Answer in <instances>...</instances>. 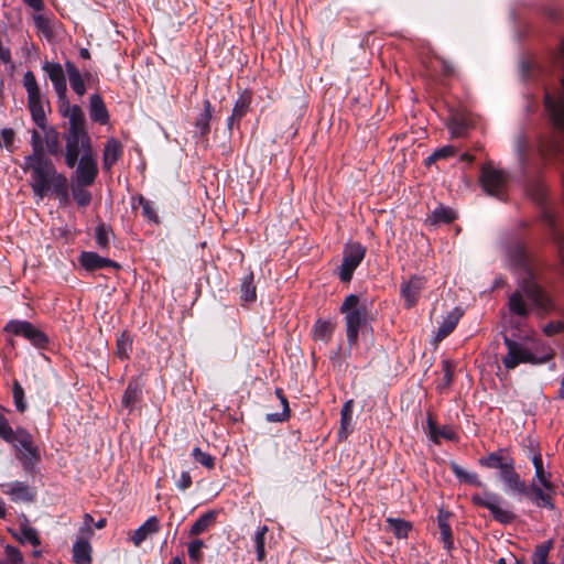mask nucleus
<instances>
[{
    "mask_svg": "<svg viewBox=\"0 0 564 564\" xmlns=\"http://www.w3.org/2000/svg\"><path fill=\"white\" fill-rule=\"evenodd\" d=\"M518 288L509 296L508 308L512 315L527 317L534 312L543 317L555 310V304L550 295L536 283L533 273L525 262L514 267Z\"/></svg>",
    "mask_w": 564,
    "mask_h": 564,
    "instance_id": "obj_1",
    "label": "nucleus"
},
{
    "mask_svg": "<svg viewBox=\"0 0 564 564\" xmlns=\"http://www.w3.org/2000/svg\"><path fill=\"white\" fill-rule=\"evenodd\" d=\"M22 170L30 173V186L37 199L53 193L61 205L69 203L68 180L56 171L47 156H25Z\"/></svg>",
    "mask_w": 564,
    "mask_h": 564,
    "instance_id": "obj_2",
    "label": "nucleus"
},
{
    "mask_svg": "<svg viewBox=\"0 0 564 564\" xmlns=\"http://www.w3.org/2000/svg\"><path fill=\"white\" fill-rule=\"evenodd\" d=\"M479 464L487 468L499 469L500 479L509 490L520 495L528 494L525 482L521 480L519 474L516 471L513 458L503 449H499L490 453L486 457H481L479 459Z\"/></svg>",
    "mask_w": 564,
    "mask_h": 564,
    "instance_id": "obj_3",
    "label": "nucleus"
},
{
    "mask_svg": "<svg viewBox=\"0 0 564 564\" xmlns=\"http://www.w3.org/2000/svg\"><path fill=\"white\" fill-rule=\"evenodd\" d=\"M340 312L345 315L347 341L349 346H354L358 341L361 326L367 322V301L355 294H349L344 300Z\"/></svg>",
    "mask_w": 564,
    "mask_h": 564,
    "instance_id": "obj_4",
    "label": "nucleus"
},
{
    "mask_svg": "<svg viewBox=\"0 0 564 564\" xmlns=\"http://www.w3.org/2000/svg\"><path fill=\"white\" fill-rule=\"evenodd\" d=\"M532 463L535 471L530 485L533 501L538 507L554 509L553 495L555 494V487L551 481L550 471L544 468L541 454H534Z\"/></svg>",
    "mask_w": 564,
    "mask_h": 564,
    "instance_id": "obj_5",
    "label": "nucleus"
},
{
    "mask_svg": "<svg viewBox=\"0 0 564 564\" xmlns=\"http://www.w3.org/2000/svg\"><path fill=\"white\" fill-rule=\"evenodd\" d=\"M9 444L13 446L22 468L26 473L33 471L41 460V452L34 443L33 436L25 429L19 427Z\"/></svg>",
    "mask_w": 564,
    "mask_h": 564,
    "instance_id": "obj_6",
    "label": "nucleus"
},
{
    "mask_svg": "<svg viewBox=\"0 0 564 564\" xmlns=\"http://www.w3.org/2000/svg\"><path fill=\"white\" fill-rule=\"evenodd\" d=\"M23 86L28 94V107L30 109L32 120L43 131H46V111L48 101L42 95L37 80L33 72L28 70L23 75Z\"/></svg>",
    "mask_w": 564,
    "mask_h": 564,
    "instance_id": "obj_7",
    "label": "nucleus"
},
{
    "mask_svg": "<svg viewBox=\"0 0 564 564\" xmlns=\"http://www.w3.org/2000/svg\"><path fill=\"white\" fill-rule=\"evenodd\" d=\"M470 500L475 506L489 510L492 518L501 524H509L516 519V514L508 508L503 498L494 491L474 494Z\"/></svg>",
    "mask_w": 564,
    "mask_h": 564,
    "instance_id": "obj_8",
    "label": "nucleus"
},
{
    "mask_svg": "<svg viewBox=\"0 0 564 564\" xmlns=\"http://www.w3.org/2000/svg\"><path fill=\"white\" fill-rule=\"evenodd\" d=\"M505 345L508 348L507 355L502 358V364L507 369H514L520 364H544L549 361L552 355L544 351L542 355L533 354L522 343L514 341L505 337Z\"/></svg>",
    "mask_w": 564,
    "mask_h": 564,
    "instance_id": "obj_9",
    "label": "nucleus"
},
{
    "mask_svg": "<svg viewBox=\"0 0 564 564\" xmlns=\"http://www.w3.org/2000/svg\"><path fill=\"white\" fill-rule=\"evenodd\" d=\"M65 162L68 167H74L79 155L93 152L87 131H68L66 137Z\"/></svg>",
    "mask_w": 564,
    "mask_h": 564,
    "instance_id": "obj_10",
    "label": "nucleus"
},
{
    "mask_svg": "<svg viewBox=\"0 0 564 564\" xmlns=\"http://www.w3.org/2000/svg\"><path fill=\"white\" fill-rule=\"evenodd\" d=\"M366 256V248L359 242L348 243L344 250L343 263L339 268V279L343 282H349L355 270L361 263Z\"/></svg>",
    "mask_w": 564,
    "mask_h": 564,
    "instance_id": "obj_11",
    "label": "nucleus"
},
{
    "mask_svg": "<svg viewBox=\"0 0 564 564\" xmlns=\"http://www.w3.org/2000/svg\"><path fill=\"white\" fill-rule=\"evenodd\" d=\"M4 332L21 336L36 347H44L47 344L45 334L26 321L12 319L6 324Z\"/></svg>",
    "mask_w": 564,
    "mask_h": 564,
    "instance_id": "obj_12",
    "label": "nucleus"
},
{
    "mask_svg": "<svg viewBox=\"0 0 564 564\" xmlns=\"http://www.w3.org/2000/svg\"><path fill=\"white\" fill-rule=\"evenodd\" d=\"M480 183L489 195L500 197L507 184V175L501 170L485 165L481 170Z\"/></svg>",
    "mask_w": 564,
    "mask_h": 564,
    "instance_id": "obj_13",
    "label": "nucleus"
},
{
    "mask_svg": "<svg viewBox=\"0 0 564 564\" xmlns=\"http://www.w3.org/2000/svg\"><path fill=\"white\" fill-rule=\"evenodd\" d=\"M1 491L9 497L12 502H33L36 498V490L26 481L13 480L0 484Z\"/></svg>",
    "mask_w": 564,
    "mask_h": 564,
    "instance_id": "obj_14",
    "label": "nucleus"
},
{
    "mask_svg": "<svg viewBox=\"0 0 564 564\" xmlns=\"http://www.w3.org/2000/svg\"><path fill=\"white\" fill-rule=\"evenodd\" d=\"M98 174L96 154H83L76 169V183L80 186L91 185Z\"/></svg>",
    "mask_w": 564,
    "mask_h": 564,
    "instance_id": "obj_15",
    "label": "nucleus"
},
{
    "mask_svg": "<svg viewBox=\"0 0 564 564\" xmlns=\"http://www.w3.org/2000/svg\"><path fill=\"white\" fill-rule=\"evenodd\" d=\"M80 265L87 271H95L104 268L119 269L120 265L105 257L93 251H84L79 256Z\"/></svg>",
    "mask_w": 564,
    "mask_h": 564,
    "instance_id": "obj_16",
    "label": "nucleus"
},
{
    "mask_svg": "<svg viewBox=\"0 0 564 564\" xmlns=\"http://www.w3.org/2000/svg\"><path fill=\"white\" fill-rule=\"evenodd\" d=\"M42 68L52 82L56 93L67 91V84L65 77L66 69L64 70L63 66L59 63L45 62Z\"/></svg>",
    "mask_w": 564,
    "mask_h": 564,
    "instance_id": "obj_17",
    "label": "nucleus"
},
{
    "mask_svg": "<svg viewBox=\"0 0 564 564\" xmlns=\"http://www.w3.org/2000/svg\"><path fill=\"white\" fill-rule=\"evenodd\" d=\"M160 530V521L155 516L150 517L142 525L130 534L134 546H140L149 536Z\"/></svg>",
    "mask_w": 564,
    "mask_h": 564,
    "instance_id": "obj_18",
    "label": "nucleus"
},
{
    "mask_svg": "<svg viewBox=\"0 0 564 564\" xmlns=\"http://www.w3.org/2000/svg\"><path fill=\"white\" fill-rule=\"evenodd\" d=\"M89 536L79 535L73 544V561L75 564H91V545Z\"/></svg>",
    "mask_w": 564,
    "mask_h": 564,
    "instance_id": "obj_19",
    "label": "nucleus"
},
{
    "mask_svg": "<svg viewBox=\"0 0 564 564\" xmlns=\"http://www.w3.org/2000/svg\"><path fill=\"white\" fill-rule=\"evenodd\" d=\"M423 288L424 280L419 276H413L406 283L402 284L401 294L405 301L406 307L410 308L416 304Z\"/></svg>",
    "mask_w": 564,
    "mask_h": 564,
    "instance_id": "obj_20",
    "label": "nucleus"
},
{
    "mask_svg": "<svg viewBox=\"0 0 564 564\" xmlns=\"http://www.w3.org/2000/svg\"><path fill=\"white\" fill-rule=\"evenodd\" d=\"M462 315L463 312L459 308H454L453 311L447 313L446 316H444L441 325L438 326L435 333L436 344L446 338L455 329Z\"/></svg>",
    "mask_w": 564,
    "mask_h": 564,
    "instance_id": "obj_21",
    "label": "nucleus"
},
{
    "mask_svg": "<svg viewBox=\"0 0 564 564\" xmlns=\"http://www.w3.org/2000/svg\"><path fill=\"white\" fill-rule=\"evenodd\" d=\"M122 155V145L121 143L112 138L109 139L104 149V155H102V166L106 171H110L111 167L115 165V163L120 159Z\"/></svg>",
    "mask_w": 564,
    "mask_h": 564,
    "instance_id": "obj_22",
    "label": "nucleus"
},
{
    "mask_svg": "<svg viewBox=\"0 0 564 564\" xmlns=\"http://www.w3.org/2000/svg\"><path fill=\"white\" fill-rule=\"evenodd\" d=\"M449 518L451 512L444 510L443 508L438 510L437 525L440 529L441 540L444 544V547L448 551L454 545V538L449 525Z\"/></svg>",
    "mask_w": 564,
    "mask_h": 564,
    "instance_id": "obj_23",
    "label": "nucleus"
},
{
    "mask_svg": "<svg viewBox=\"0 0 564 564\" xmlns=\"http://www.w3.org/2000/svg\"><path fill=\"white\" fill-rule=\"evenodd\" d=\"M65 69H66L67 77H68L69 85H70L72 89L79 97L84 96L86 94V85H85L84 75L79 72L77 66L70 61L65 62Z\"/></svg>",
    "mask_w": 564,
    "mask_h": 564,
    "instance_id": "obj_24",
    "label": "nucleus"
},
{
    "mask_svg": "<svg viewBox=\"0 0 564 564\" xmlns=\"http://www.w3.org/2000/svg\"><path fill=\"white\" fill-rule=\"evenodd\" d=\"M89 115L90 118L96 122H99L101 124L108 122L109 115L106 109L105 102L102 98L97 94L90 96Z\"/></svg>",
    "mask_w": 564,
    "mask_h": 564,
    "instance_id": "obj_25",
    "label": "nucleus"
},
{
    "mask_svg": "<svg viewBox=\"0 0 564 564\" xmlns=\"http://www.w3.org/2000/svg\"><path fill=\"white\" fill-rule=\"evenodd\" d=\"M427 430L430 438L436 444L440 443L441 438L449 441L456 440V433L451 427H440L431 417L427 420Z\"/></svg>",
    "mask_w": 564,
    "mask_h": 564,
    "instance_id": "obj_26",
    "label": "nucleus"
},
{
    "mask_svg": "<svg viewBox=\"0 0 564 564\" xmlns=\"http://www.w3.org/2000/svg\"><path fill=\"white\" fill-rule=\"evenodd\" d=\"M17 540L21 543H31L34 546H39L41 541L36 529L31 527L26 519L21 523L20 534H13Z\"/></svg>",
    "mask_w": 564,
    "mask_h": 564,
    "instance_id": "obj_27",
    "label": "nucleus"
},
{
    "mask_svg": "<svg viewBox=\"0 0 564 564\" xmlns=\"http://www.w3.org/2000/svg\"><path fill=\"white\" fill-rule=\"evenodd\" d=\"M213 116V107L209 100L204 101V110L198 115L195 121V127L200 135L209 133V123Z\"/></svg>",
    "mask_w": 564,
    "mask_h": 564,
    "instance_id": "obj_28",
    "label": "nucleus"
},
{
    "mask_svg": "<svg viewBox=\"0 0 564 564\" xmlns=\"http://www.w3.org/2000/svg\"><path fill=\"white\" fill-rule=\"evenodd\" d=\"M334 326L329 321L317 319L313 327L315 340L328 343L332 338Z\"/></svg>",
    "mask_w": 564,
    "mask_h": 564,
    "instance_id": "obj_29",
    "label": "nucleus"
},
{
    "mask_svg": "<svg viewBox=\"0 0 564 564\" xmlns=\"http://www.w3.org/2000/svg\"><path fill=\"white\" fill-rule=\"evenodd\" d=\"M351 422H352V401L349 400L345 402L340 410V437H347V435L351 431Z\"/></svg>",
    "mask_w": 564,
    "mask_h": 564,
    "instance_id": "obj_30",
    "label": "nucleus"
},
{
    "mask_svg": "<svg viewBox=\"0 0 564 564\" xmlns=\"http://www.w3.org/2000/svg\"><path fill=\"white\" fill-rule=\"evenodd\" d=\"M63 117L69 121L68 131H86L84 112L79 106L74 105V108Z\"/></svg>",
    "mask_w": 564,
    "mask_h": 564,
    "instance_id": "obj_31",
    "label": "nucleus"
},
{
    "mask_svg": "<svg viewBox=\"0 0 564 564\" xmlns=\"http://www.w3.org/2000/svg\"><path fill=\"white\" fill-rule=\"evenodd\" d=\"M216 516V511H208L202 514L192 525L189 531L191 534L198 535L205 532L215 522Z\"/></svg>",
    "mask_w": 564,
    "mask_h": 564,
    "instance_id": "obj_32",
    "label": "nucleus"
},
{
    "mask_svg": "<svg viewBox=\"0 0 564 564\" xmlns=\"http://www.w3.org/2000/svg\"><path fill=\"white\" fill-rule=\"evenodd\" d=\"M451 469L459 480L465 481V482L470 484L476 487L484 486L476 473L467 471L456 463H451Z\"/></svg>",
    "mask_w": 564,
    "mask_h": 564,
    "instance_id": "obj_33",
    "label": "nucleus"
},
{
    "mask_svg": "<svg viewBox=\"0 0 564 564\" xmlns=\"http://www.w3.org/2000/svg\"><path fill=\"white\" fill-rule=\"evenodd\" d=\"M553 549V541L547 540L535 546L532 554V564H553L549 562V554Z\"/></svg>",
    "mask_w": 564,
    "mask_h": 564,
    "instance_id": "obj_34",
    "label": "nucleus"
},
{
    "mask_svg": "<svg viewBox=\"0 0 564 564\" xmlns=\"http://www.w3.org/2000/svg\"><path fill=\"white\" fill-rule=\"evenodd\" d=\"M456 218V215L453 209L444 206H440L435 208L431 215L429 216V220L433 225L437 224H448Z\"/></svg>",
    "mask_w": 564,
    "mask_h": 564,
    "instance_id": "obj_35",
    "label": "nucleus"
},
{
    "mask_svg": "<svg viewBox=\"0 0 564 564\" xmlns=\"http://www.w3.org/2000/svg\"><path fill=\"white\" fill-rule=\"evenodd\" d=\"M268 532L267 525H261L257 529L254 533V546L257 552V560L259 562L263 561L265 558V534Z\"/></svg>",
    "mask_w": 564,
    "mask_h": 564,
    "instance_id": "obj_36",
    "label": "nucleus"
},
{
    "mask_svg": "<svg viewBox=\"0 0 564 564\" xmlns=\"http://www.w3.org/2000/svg\"><path fill=\"white\" fill-rule=\"evenodd\" d=\"M241 299L245 302H254L257 299L256 286L253 284V274L249 273L241 283Z\"/></svg>",
    "mask_w": 564,
    "mask_h": 564,
    "instance_id": "obj_37",
    "label": "nucleus"
},
{
    "mask_svg": "<svg viewBox=\"0 0 564 564\" xmlns=\"http://www.w3.org/2000/svg\"><path fill=\"white\" fill-rule=\"evenodd\" d=\"M387 522L389 523L390 528L392 529L394 535L399 539L406 538L411 530L410 522L402 520V519L388 518Z\"/></svg>",
    "mask_w": 564,
    "mask_h": 564,
    "instance_id": "obj_38",
    "label": "nucleus"
},
{
    "mask_svg": "<svg viewBox=\"0 0 564 564\" xmlns=\"http://www.w3.org/2000/svg\"><path fill=\"white\" fill-rule=\"evenodd\" d=\"M442 378L437 383V389L447 388L453 381L454 365L451 360L444 359L441 364Z\"/></svg>",
    "mask_w": 564,
    "mask_h": 564,
    "instance_id": "obj_39",
    "label": "nucleus"
},
{
    "mask_svg": "<svg viewBox=\"0 0 564 564\" xmlns=\"http://www.w3.org/2000/svg\"><path fill=\"white\" fill-rule=\"evenodd\" d=\"M276 395L281 400V403L283 405V410L280 413H269L267 414V421L269 422H283L289 417V404L286 398L283 395V392L281 389L275 390Z\"/></svg>",
    "mask_w": 564,
    "mask_h": 564,
    "instance_id": "obj_40",
    "label": "nucleus"
},
{
    "mask_svg": "<svg viewBox=\"0 0 564 564\" xmlns=\"http://www.w3.org/2000/svg\"><path fill=\"white\" fill-rule=\"evenodd\" d=\"M132 349V339L127 333H122L117 339V355L120 359L129 358Z\"/></svg>",
    "mask_w": 564,
    "mask_h": 564,
    "instance_id": "obj_41",
    "label": "nucleus"
},
{
    "mask_svg": "<svg viewBox=\"0 0 564 564\" xmlns=\"http://www.w3.org/2000/svg\"><path fill=\"white\" fill-rule=\"evenodd\" d=\"M34 26L37 33L45 39L50 40L53 36V31L50 21L42 14H36L33 18Z\"/></svg>",
    "mask_w": 564,
    "mask_h": 564,
    "instance_id": "obj_42",
    "label": "nucleus"
},
{
    "mask_svg": "<svg viewBox=\"0 0 564 564\" xmlns=\"http://www.w3.org/2000/svg\"><path fill=\"white\" fill-rule=\"evenodd\" d=\"M139 397V389L135 384H128L123 397H122V405L129 410H132L134 406L137 399Z\"/></svg>",
    "mask_w": 564,
    "mask_h": 564,
    "instance_id": "obj_43",
    "label": "nucleus"
},
{
    "mask_svg": "<svg viewBox=\"0 0 564 564\" xmlns=\"http://www.w3.org/2000/svg\"><path fill=\"white\" fill-rule=\"evenodd\" d=\"M12 395L17 410L19 412H24L26 409V403L24 401V390L17 380H14L12 386Z\"/></svg>",
    "mask_w": 564,
    "mask_h": 564,
    "instance_id": "obj_44",
    "label": "nucleus"
},
{
    "mask_svg": "<svg viewBox=\"0 0 564 564\" xmlns=\"http://www.w3.org/2000/svg\"><path fill=\"white\" fill-rule=\"evenodd\" d=\"M139 204L142 207V215L150 221L158 224L159 217L154 204L142 196L139 197Z\"/></svg>",
    "mask_w": 564,
    "mask_h": 564,
    "instance_id": "obj_45",
    "label": "nucleus"
},
{
    "mask_svg": "<svg viewBox=\"0 0 564 564\" xmlns=\"http://www.w3.org/2000/svg\"><path fill=\"white\" fill-rule=\"evenodd\" d=\"M193 457L204 467L212 469L215 466V458L206 452H203L199 447L193 449Z\"/></svg>",
    "mask_w": 564,
    "mask_h": 564,
    "instance_id": "obj_46",
    "label": "nucleus"
},
{
    "mask_svg": "<svg viewBox=\"0 0 564 564\" xmlns=\"http://www.w3.org/2000/svg\"><path fill=\"white\" fill-rule=\"evenodd\" d=\"M111 231L105 225L96 227V243L100 249H106L109 245Z\"/></svg>",
    "mask_w": 564,
    "mask_h": 564,
    "instance_id": "obj_47",
    "label": "nucleus"
},
{
    "mask_svg": "<svg viewBox=\"0 0 564 564\" xmlns=\"http://www.w3.org/2000/svg\"><path fill=\"white\" fill-rule=\"evenodd\" d=\"M76 183L73 187V197L79 206H87L91 200V195L87 189Z\"/></svg>",
    "mask_w": 564,
    "mask_h": 564,
    "instance_id": "obj_48",
    "label": "nucleus"
},
{
    "mask_svg": "<svg viewBox=\"0 0 564 564\" xmlns=\"http://www.w3.org/2000/svg\"><path fill=\"white\" fill-rule=\"evenodd\" d=\"M31 145H32L33 152L29 156H40V158L46 156L44 154L42 137L37 130L32 131Z\"/></svg>",
    "mask_w": 564,
    "mask_h": 564,
    "instance_id": "obj_49",
    "label": "nucleus"
},
{
    "mask_svg": "<svg viewBox=\"0 0 564 564\" xmlns=\"http://www.w3.org/2000/svg\"><path fill=\"white\" fill-rule=\"evenodd\" d=\"M454 153H455L454 148L451 145H446V147H443V148L436 150L433 154H431L426 159V162H427V164H431L432 162H435L436 160L449 158V156L454 155Z\"/></svg>",
    "mask_w": 564,
    "mask_h": 564,
    "instance_id": "obj_50",
    "label": "nucleus"
},
{
    "mask_svg": "<svg viewBox=\"0 0 564 564\" xmlns=\"http://www.w3.org/2000/svg\"><path fill=\"white\" fill-rule=\"evenodd\" d=\"M204 542L202 540H194L188 544V556L193 562H198L202 557V549Z\"/></svg>",
    "mask_w": 564,
    "mask_h": 564,
    "instance_id": "obj_51",
    "label": "nucleus"
},
{
    "mask_svg": "<svg viewBox=\"0 0 564 564\" xmlns=\"http://www.w3.org/2000/svg\"><path fill=\"white\" fill-rule=\"evenodd\" d=\"M447 128L452 134V137L459 138L463 137L466 132V124L456 119H452L447 122Z\"/></svg>",
    "mask_w": 564,
    "mask_h": 564,
    "instance_id": "obj_52",
    "label": "nucleus"
},
{
    "mask_svg": "<svg viewBox=\"0 0 564 564\" xmlns=\"http://www.w3.org/2000/svg\"><path fill=\"white\" fill-rule=\"evenodd\" d=\"M57 95V104H58V111L62 116H65L68 111H70L74 108V105H70L68 98H67V91H58Z\"/></svg>",
    "mask_w": 564,
    "mask_h": 564,
    "instance_id": "obj_53",
    "label": "nucleus"
},
{
    "mask_svg": "<svg viewBox=\"0 0 564 564\" xmlns=\"http://www.w3.org/2000/svg\"><path fill=\"white\" fill-rule=\"evenodd\" d=\"M14 131L11 128H4L0 131V145L11 149L14 142Z\"/></svg>",
    "mask_w": 564,
    "mask_h": 564,
    "instance_id": "obj_54",
    "label": "nucleus"
},
{
    "mask_svg": "<svg viewBox=\"0 0 564 564\" xmlns=\"http://www.w3.org/2000/svg\"><path fill=\"white\" fill-rule=\"evenodd\" d=\"M14 434L15 430L10 426L9 422L4 417H0V437L9 443Z\"/></svg>",
    "mask_w": 564,
    "mask_h": 564,
    "instance_id": "obj_55",
    "label": "nucleus"
},
{
    "mask_svg": "<svg viewBox=\"0 0 564 564\" xmlns=\"http://www.w3.org/2000/svg\"><path fill=\"white\" fill-rule=\"evenodd\" d=\"M94 519L90 513H85L83 517V525L79 529V533L82 536H89L91 538L94 534L93 525Z\"/></svg>",
    "mask_w": 564,
    "mask_h": 564,
    "instance_id": "obj_56",
    "label": "nucleus"
},
{
    "mask_svg": "<svg viewBox=\"0 0 564 564\" xmlns=\"http://www.w3.org/2000/svg\"><path fill=\"white\" fill-rule=\"evenodd\" d=\"M248 107H249L248 100L243 97H240L234 106L232 118L240 119L247 112Z\"/></svg>",
    "mask_w": 564,
    "mask_h": 564,
    "instance_id": "obj_57",
    "label": "nucleus"
},
{
    "mask_svg": "<svg viewBox=\"0 0 564 564\" xmlns=\"http://www.w3.org/2000/svg\"><path fill=\"white\" fill-rule=\"evenodd\" d=\"M564 330V323L561 321L550 322L543 327V333L546 336H553Z\"/></svg>",
    "mask_w": 564,
    "mask_h": 564,
    "instance_id": "obj_58",
    "label": "nucleus"
},
{
    "mask_svg": "<svg viewBox=\"0 0 564 564\" xmlns=\"http://www.w3.org/2000/svg\"><path fill=\"white\" fill-rule=\"evenodd\" d=\"M6 554L12 564H20L23 561L22 553L15 546L7 545Z\"/></svg>",
    "mask_w": 564,
    "mask_h": 564,
    "instance_id": "obj_59",
    "label": "nucleus"
},
{
    "mask_svg": "<svg viewBox=\"0 0 564 564\" xmlns=\"http://www.w3.org/2000/svg\"><path fill=\"white\" fill-rule=\"evenodd\" d=\"M192 486V477L188 471H183L180 479L176 481V487L180 490H186Z\"/></svg>",
    "mask_w": 564,
    "mask_h": 564,
    "instance_id": "obj_60",
    "label": "nucleus"
},
{
    "mask_svg": "<svg viewBox=\"0 0 564 564\" xmlns=\"http://www.w3.org/2000/svg\"><path fill=\"white\" fill-rule=\"evenodd\" d=\"M440 62L442 64V70H443V74L445 76H453V75H455V67H454V65L451 62H448V61H446L444 58H440Z\"/></svg>",
    "mask_w": 564,
    "mask_h": 564,
    "instance_id": "obj_61",
    "label": "nucleus"
},
{
    "mask_svg": "<svg viewBox=\"0 0 564 564\" xmlns=\"http://www.w3.org/2000/svg\"><path fill=\"white\" fill-rule=\"evenodd\" d=\"M23 1L35 10H40L43 7L42 0H23Z\"/></svg>",
    "mask_w": 564,
    "mask_h": 564,
    "instance_id": "obj_62",
    "label": "nucleus"
},
{
    "mask_svg": "<svg viewBox=\"0 0 564 564\" xmlns=\"http://www.w3.org/2000/svg\"><path fill=\"white\" fill-rule=\"evenodd\" d=\"M7 516V509L4 501L0 498V518H4Z\"/></svg>",
    "mask_w": 564,
    "mask_h": 564,
    "instance_id": "obj_63",
    "label": "nucleus"
},
{
    "mask_svg": "<svg viewBox=\"0 0 564 564\" xmlns=\"http://www.w3.org/2000/svg\"><path fill=\"white\" fill-rule=\"evenodd\" d=\"M79 56L84 59H89L90 58V53L87 48H82L79 51Z\"/></svg>",
    "mask_w": 564,
    "mask_h": 564,
    "instance_id": "obj_64",
    "label": "nucleus"
}]
</instances>
